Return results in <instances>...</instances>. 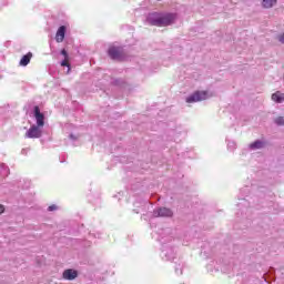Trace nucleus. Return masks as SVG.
Here are the masks:
<instances>
[{
    "instance_id": "1",
    "label": "nucleus",
    "mask_w": 284,
    "mask_h": 284,
    "mask_svg": "<svg viewBox=\"0 0 284 284\" xmlns=\"http://www.w3.org/2000/svg\"><path fill=\"white\" fill-rule=\"evenodd\" d=\"M176 16L172 13L161 14V13H151L148 18V21L151 26H158V28H165V26H171L174 23Z\"/></svg>"
},
{
    "instance_id": "2",
    "label": "nucleus",
    "mask_w": 284,
    "mask_h": 284,
    "mask_svg": "<svg viewBox=\"0 0 284 284\" xmlns=\"http://www.w3.org/2000/svg\"><path fill=\"white\" fill-rule=\"evenodd\" d=\"M207 97V91H195L186 98V103H199V101H205Z\"/></svg>"
},
{
    "instance_id": "3",
    "label": "nucleus",
    "mask_w": 284,
    "mask_h": 284,
    "mask_svg": "<svg viewBox=\"0 0 284 284\" xmlns=\"http://www.w3.org/2000/svg\"><path fill=\"white\" fill-rule=\"evenodd\" d=\"M39 125H32L27 132V139H41V129Z\"/></svg>"
},
{
    "instance_id": "4",
    "label": "nucleus",
    "mask_w": 284,
    "mask_h": 284,
    "mask_svg": "<svg viewBox=\"0 0 284 284\" xmlns=\"http://www.w3.org/2000/svg\"><path fill=\"white\" fill-rule=\"evenodd\" d=\"M34 118H36L38 128H43L45 125V115L41 113V110L39 109V106H34Z\"/></svg>"
},
{
    "instance_id": "5",
    "label": "nucleus",
    "mask_w": 284,
    "mask_h": 284,
    "mask_svg": "<svg viewBox=\"0 0 284 284\" xmlns=\"http://www.w3.org/2000/svg\"><path fill=\"white\" fill-rule=\"evenodd\" d=\"M108 52L109 57L114 60H120L123 57V49L119 47H110Z\"/></svg>"
},
{
    "instance_id": "6",
    "label": "nucleus",
    "mask_w": 284,
    "mask_h": 284,
    "mask_svg": "<svg viewBox=\"0 0 284 284\" xmlns=\"http://www.w3.org/2000/svg\"><path fill=\"white\" fill-rule=\"evenodd\" d=\"M78 276L79 272L72 268L64 270L62 273V278H64V281H74Z\"/></svg>"
},
{
    "instance_id": "7",
    "label": "nucleus",
    "mask_w": 284,
    "mask_h": 284,
    "mask_svg": "<svg viewBox=\"0 0 284 284\" xmlns=\"http://www.w3.org/2000/svg\"><path fill=\"white\" fill-rule=\"evenodd\" d=\"M173 214L174 213L172 212V210H170L168 207H160L153 212V216H155V217H159V216L170 217V216H173Z\"/></svg>"
},
{
    "instance_id": "8",
    "label": "nucleus",
    "mask_w": 284,
    "mask_h": 284,
    "mask_svg": "<svg viewBox=\"0 0 284 284\" xmlns=\"http://www.w3.org/2000/svg\"><path fill=\"white\" fill-rule=\"evenodd\" d=\"M63 39H65V26H61L55 33L57 43H63Z\"/></svg>"
},
{
    "instance_id": "9",
    "label": "nucleus",
    "mask_w": 284,
    "mask_h": 284,
    "mask_svg": "<svg viewBox=\"0 0 284 284\" xmlns=\"http://www.w3.org/2000/svg\"><path fill=\"white\" fill-rule=\"evenodd\" d=\"M32 60V52L27 53L23 55L19 62V65L26 67Z\"/></svg>"
},
{
    "instance_id": "10",
    "label": "nucleus",
    "mask_w": 284,
    "mask_h": 284,
    "mask_svg": "<svg viewBox=\"0 0 284 284\" xmlns=\"http://www.w3.org/2000/svg\"><path fill=\"white\" fill-rule=\"evenodd\" d=\"M272 101H275V103H283L284 101V93H281L280 91L272 94Z\"/></svg>"
},
{
    "instance_id": "11",
    "label": "nucleus",
    "mask_w": 284,
    "mask_h": 284,
    "mask_svg": "<svg viewBox=\"0 0 284 284\" xmlns=\"http://www.w3.org/2000/svg\"><path fill=\"white\" fill-rule=\"evenodd\" d=\"M262 6L263 8H272L276 6V0H263Z\"/></svg>"
},
{
    "instance_id": "12",
    "label": "nucleus",
    "mask_w": 284,
    "mask_h": 284,
    "mask_svg": "<svg viewBox=\"0 0 284 284\" xmlns=\"http://www.w3.org/2000/svg\"><path fill=\"white\" fill-rule=\"evenodd\" d=\"M251 150H261L263 148V142L256 141L250 144Z\"/></svg>"
},
{
    "instance_id": "13",
    "label": "nucleus",
    "mask_w": 284,
    "mask_h": 284,
    "mask_svg": "<svg viewBox=\"0 0 284 284\" xmlns=\"http://www.w3.org/2000/svg\"><path fill=\"white\" fill-rule=\"evenodd\" d=\"M70 58H64V60L61 62L62 68H70Z\"/></svg>"
},
{
    "instance_id": "14",
    "label": "nucleus",
    "mask_w": 284,
    "mask_h": 284,
    "mask_svg": "<svg viewBox=\"0 0 284 284\" xmlns=\"http://www.w3.org/2000/svg\"><path fill=\"white\" fill-rule=\"evenodd\" d=\"M275 123L277 125H284V116H278L277 119H275Z\"/></svg>"
},
{
    "instance_id": "15",
    "label": "nucleus",
    "mask_w": 284,
    "mask_h": 284,
    "mask_svg": "<svg viewBox=\"0 0 284 284\" xmlns=\"http://www.w3.org/2000/svg\"><path fill=\"white\" fill-rule=\"evenodd\" d=\"M61 54H63L64 59H70L65 49L61 50Z\"/></svg>"
},
{
    "instance_id": "16",
    "label": "nucleus",
    "mask_w": 284,
    "mask_h": 284,
    "mask_svg": "<svg viewBox=\"0 0 284 284\" xmlns=\"http://www.w3.org/2000/svg\"><path fill=\"white\" fill-rule=\"evenodd\" d=\"M54 210H57V205L52 204L48 207L49 212H54Z\"/></svg>"
},
{
    "instance_id": "17",
    "label": "nucleus",
    "mask_w": 284,
    "mask_h": 284,
    "mask_svg": "<svg viewBox=\"0 0 284 284\" xmlns=\"http://www.w3.org/2000/svg\"><path fill=\"white\" fill-rule=\"evenodd\" d=\"M278 41H280V43H284V33H282L281 36H278Z\"/></svg>"
},
{
    "instance_id": "18",
    "label": "nucleus",
    "mask_w": 284,
    "mask_h": 284,
    "mask_svg": "<svg viewBox=\"0 0 284 284\" xmlns=\"http://www.w3.org/2000/svg\"><path fill=\"white\" fill-rule=\"evenodd\" d=\"M3 212H6V207L0 204V214H3Z\"/></svg>"
}]
</instances>
